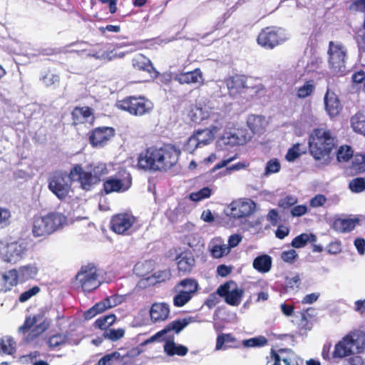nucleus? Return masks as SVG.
<instances>
[{"instance_id": "nucleus-14", "label": "nucleus", "mask_w": 365, "mask_h": 365, "mask_svg": "<svg viewBox=\"0 0 365 365\" xmlns=\"http://www.w3.org/2000/svg\"><path fill=\"white\" fill-rule=\"evenodd\" d=\"M230 217L234 219H245L256 210L255 202L250 198H240L230 204Z\"/></svg>"}, {"instance_id": "nucleus-7", "label": "nucleus", "mask_w": 365, "mask_h": 365, "mask_svg": "<svg viewBox=\"0 0 365 365\" xmlns=\"http://www.w3.org/2000/svg\"><path fill=\"white\" fill-rule=\"evenodd\" d=\"M132 186L130 173L125 168H120L114 175L107 178L103 184L102 191L106 195L113 192H124Z\"/></svg>"}, {"instance_id": "nucleus-20", "label": "nucleus", "mask_w": 365, "mask_h": 365, "mask_svg": "<svg viewBox=\"0 0 365 365\" xmlns=\"http://www.w3.org/2000/svg\"><path fill=\"white\" fill-rule=\"evenodd\" d=\"M252 138V133L245 128H232L230 130V145H244Z\"/></svg>"}, {"instance_id": "nucleus-21", "label": "nucleus", "mask_w": 365, "mask_h": 365, "mask_svg": "<svg viewBox=\"0 0 365 365\" xmlns=\"http://www.w3.org/2000/svg\"><path fill=\"white\" fill-rule=\"evenodd\" d=\"M325 109L331 117L336 116L341 110V103L337 96L330 89H327L324 98Z\"/></svg>"}, {"instance_id": "nucleus-43", "label": "nucleus", "mask_w": 365, "mask_h": 365, "mask_svg": "<svg viewBox=\"0 0 365 365\" xmlns=\"http://www.w3.org/2000/svg\"><path fill=\"white\" fill-rule=\"evenodd\" d=\"M194 135L199 139L202 138L206 140L205 142L203 141L202 143H199L201 147L210 144L214 139V133L212 130L208 128L198 130L194 133Z\"/></svg>"}, {"instance_id": "nucleus-59", "label": "nucleus", "mask_w": 365, "mask_h": 365, "mask_svg": "<svg viewBox=\"0 0 365 365\" xmlns=\"http://www.w3.org/2000/svg\"><path fill=\"white\" fill-rule=\"evenodd\" d=\"M327 200L325 195L322 194L316 195L310 200V206L312 207H322L326 203Z\"/></svg>"}, {"instance_id": "nucleus-44", "label": "nucleus", "mask_w": 365, "mask_h": 365, "mask_svg": "<svg viewBox=\"0 0 365 365\" xmlns=\"http://www.w3.org/2000/svg\"><path fill=\"white\" fill-rule=\"evenodd\" d=\"M203 141L205 142L206 140L202 138L199 139L193 134L188 138L183 147V150L188 153H192L197 148L201 147L199 143H202Z\"/></svg>"}, {"instance_id": "nucleus-32", "label": "nucleus", "mask_w": 365, "mask_h": 365, "mask_svg": "<svg viewBox=\"0 0 365 365\" xmlns=\"http://www.w3.org/2000/svg\"><path fill=\"white\" fill-rule=\"evenodd\" d=\"M227 316L228 314L225 307H219L217 309L214 317V325L217 331H222L226 327Z\"/></svg>"}, {"instance_id": "nucleus-16", "label": "nucleus", "mask_w": 365, "mask_h": 365, "mask_svg": "<svg viewBox=\"0 0 365 365\" xmlns=\"http://www.w3.org/2000/svg\"><path fill=\"white\" fill-rule=\"evenodd\" d=\"M72 125H78L86 123L93 124L95 120L93 110L88 106L75 107L71 112Z\"/></svg>"}, {"instance_id": "nucleus-34", "label": "nucleus", "mask_w": 365, "mask_h": 365, "mask_svg": "<svg viewBox=\"0 0 365 365\" xmlns=\"http://www.w3.org/2000/svg\"><path fill=\"white\" fill-rule=\"evenodd\" d=\"M227 248L225 245H222L220 238H214L209 244V250L211 255L215 258L222 257Z\"/></svg>"}, {"instance_id": "nucleus-30", "label": "nucleus", "mask_w": 365, "mask_h": 365, "mask_svg": "<svg viewBox=\"0 0 365 365\" xmlns=\"http://www.w3.org/2000/svg\"><path fill=\"white\" fill-rule=\"evenodd\" d=\"M317 241V236L312 233H302L295 237L291 245L294 248H302L307 245L308 242H315Z\"/></svg>"}, {"instance_id": "nucleus-5", "label": "nucleus", "mask_w": 365, "mask_h": 365, "mask_svg": "<svg viewBox=\"0 0 365 365\" xmlns=\"http://www.w3.org/2000/svg\"><path fill=\"white\" fill-rule=\"evenodd\" d=\"M328 65L333 75L342 76L347 72V48L340 41H331L327 51Z\"/></svg>"}, {"instance_id": "nucleus-1", "label": "nucleus", "mask_w": 365, "mask_h": 365, "mask_svg": "<svg viewBox=\"0 0 365 365\" xmlns=\"http://www.w3.org/2000/svg\"><path fill=\"white\" fill-rule=\"evenodd\" d=\"M180 155V150L171 144L153 145L139 154L137 166L144 170L167 171L176 165Z\"/></svg>"}, {"instance_id": "nucleus-36", "label": "nucleus", "mask_w": 365, "mask_h": 365, "mask_svg": "<svg viewBox=\"0 0 365 365\" xmlns=\"http://www.w3.org/2000/svg\"><path fill=\"white\" fill-rule=\"evenodd\" d=\"M316 85L312 79L307 81L302 86L297 90V96L299 98H305L310 96L315 91Z\"/></svg>"}, {"instance_id": "nucleus-45", "label": "nucleus", "mask_w": 365, "mask_h": 365, "mask_svg": "<svg viewBox=\"0 0 365 365\" xmlns=\"http://www.w3.org/2000/svg\"><path fill=\"white\" fill-rule=\"evenodd\" d=\"M281 164L278 159L272 158L267 161L263 175L267 177L272 174L279 172Z\"/></svg>"}, {"instance_id": "nucleus-51", "label": "nucleus", "mask_w": 365, "mask_h": 365, "mask_svg": "<svg viewBox=\"0 0 365 365\" xmlns=\"http://www.w3.org/2000/svg\"><path fill=\"white\" fill-rule=\"evenodd\" d=\"M210 195L211 189H210L208 187H205L197 192L190 193V199L192 201L197 202L209 197Z\"/></svg>"}, {"instance_id": "nucleus-57", "label": "nucleus", "mask_w": 365, "mask_h": 365, "mask_svg": "<svg viewBox=\"0 0 365 365\" xmlns=\"http://www.w3.org/2000/svg\"><path fill=\"white\" fill-rule=\"evenodd\" d=\"M298 258V254L294 250L283 251L281 254V259L286 263L293 264Z\"/></svg>"}, {"instance_id": "nucleus-28", "label": "nucleus", "mask_w": 365, "mask_h": 365, "mask_svg": "<svg viewBox=\"0 0 365 365\" xmlns=\"http://www.w3.org/2000/svg\"><path fill=\"white\" fill-rule=\"evenodd\" d=\"M359 220L357 219H336L333 222V228L339 232L344 233L353 230Z\"/></svg>"}, {"instance_id": "nucleus-39", "label": "nucleus", "mask_w": 365, "mask_h": 365, "mask_svg": "<svg viewBox=\"0 0 365 365\" xmlns=\"http://www.w3.org/2000/svg\"><path fill=\"white\" fill-rule=\"evenodd\" d=\"M116 317L115 314H108L103 316L96 320L94 326L102 330H108V327L113 324Z\"/></svg>"}, {"instance_id": "nucleus-12", "label": "nucleus", "mask_w": 365, "mask_h": 365, "mask_svg": "<svg viewBox=\"0 0 365 365\" xmlns=\"http://www.w3.org/2000/svg\"><path fill=\"white\" fill-rule=\"evenodd\" d=\"M136 222L137 217L130 212L117 213L111 217L110 229L119 235H128Z\"/></svg>"}, {"instance_id": "nucleus-64", "label": "nucleus", "mask_w": 365, "mask_h": 365, "mask_svg": "<svg viewBox=\"0 0 365 365\" xmlns=\"http://www.w3.org/2000/svg\"><path fill=\"white\" fill-rule=\"evenodd\" d=\"M354 245L360 255H363L365 253V240L364 238H356L354 240Z\"/></svg>"}, {"instance_id": "nucleus-22", "label": "nucleus", "mask_w": 365, "mask_h": 365, "mask_svg": "<svg viewBox=\"0 0 365 365\" xmlns=\"http://www.w3.org/2000/svg\"><path fill=\"white\" fill-rule=\"evenodd\" d=\"M175 80L180 84H194L203 81L202 72L197 68L192 71L182 72L177 74Z\"/></svg>"}, {"instance_id": "nucleus-25", "label": "nucleus", "mask_w": 365, "mask_h": 365, "mask_svg": "<svg viewBox=\"0 0 365 365\" xmlns=\"http://www.w3.org/2000/svg\"><path fill=\"white\" fill-rule=\"evenodd\" d=\"M247 124L250 129L252 135L253 133H261L264 131L267 121L264 116L259 115H250L247 118Z\"/></svg>"}, {"instance_id": "nucleus-49", "label": "nucleus", "mask_w": 365, "mask_h": 365, "mask_svg": "<svg viewBox=\"0 0 365 365\" xmlns=\"http://www.w3.org/2000/svg\"><path fill=\"white\" fill-rule=\"evenodd\" d=\"M180 286L185 288V292H190V290L192 291V295H193V294L197 291L198 288V284L197 281L190 278L181 280L177 285V287Z\"/></svg>"}, {"instance_id": "nucleus-2", "label": "nucleus", "mask_w": 365, "mask_h": 365, "mask_svg": "<svg viewBox=\"0 0 365 365\" xmlns=\"http://www.w3.org/2000/svg\"><path fill=\"white\" fill-rule=\"evenodd\" d=\"M311 155L316 160H324V164L329 163V154L336 145V140L329 130L317 128L311 133L309 139Z\"/></svg>"}, {"instance_id": "nucleus-60", "label": "nucleus", "mask_w": 365, "mask_h": 365, "mask_svg": "<svg viewBox=\"0 0 365 365\" xmlns=\"http://www.w3.org/2000/svg\"><path fill=\"white\" fill-rule=\"evenodd\" d=\"M11 217L10 212L0 207V229L6 227L9 224V218Z\"/></svg>"}, {"instance_id": "nucleus-52", "label": "nucleus", "mask_w": 365, "mask_h": 365, "mask_svg": "<svg viewBox=\"0 0 365 365\" xmlns=\"http://www.w3.org/2000/svg\"><path fill=\"white\" fill-rule=\"evenodd\" d=\"M244 290L242 289H234L230 291V305L237 306L240 304Z\"/></svg>"}, {"instance_id": "nucleus-41", "label": "nucleus", "mask_w": 365, "mask_h": 365, "mask_svg": "<svg viewBox=\"0 0 365 365\" xmlns=\"http://www.w3.org/2000/svg\"><path fill=\"white\" fill-rule=\"evenodd\" d=\"M15 351V342L11 338L0 339V353L12 354Z\"/></svg>"}, {"instance_id": "nucleus-37", "label": "nucleus", "mask_w": 365, "mask_h": 365, "mask_svg": "<svg viewBox=\"0 0 365 365\" xmlns=\"http://www.w3.org/2000/svg\"><path fill=\"white\" fill-rule=\"evenodd\" d=\"M123 356L118 351H113L106 354L98 361V365H113L119 364L122 361Z\"/></svg>"}, {"instance_id": "nucleus-17", "label": "nucleus", "mask_w": 365, "mask_h": 365, "mask_svg": "<svg viewBox=\"0 0 365 365\" xmlns=\"http://www.w3.org/2000/svg\"><path fill=\"white\" fill-rule=\"evenodd\" d=\"M178 271L180 274H185L191 272L195 264V259L192 252L185 250L180 252L175 257Z\"/></svg>"}, {"instance_id": "nucleus-58", "label": "nucleus", "mask_w": 365, "mask_h": 365, "mask_svg": "<svg viewBox=\"0 0 365 365\" xmlns=\"http://www.w3.org/2000/svg\"><path fill=\"white\" fill-rule=\"evenodd\" d=\"M42 80L46 86L49 87L58 83L60 82V77L58 74L48 73L42 78Z\"/></svg>"}, {"instance_id": "nucleus-63", "label": "nucleus", "mask_w": 365, "mask_h": 365, "mask_svg": "<svg viewBox=\"0 0 365 365\" xmlns=\"http://www.w3.org/2000/svg\"><path fill=\"white\" fill-rule=\"evenodd\" d=\"M285 284L287 287L294 289L299 287L300 284V278L298 274L292 277H287L285 279Z\"/></svg>"}, {"instance_id": "nucleus-35", "label": "nucleus", "mask_w": 365, "mask_h": 365, "mask_svg": "<svg viewBox=\"0 0 365 365\" xmlns=\"http://www.w3.org/2000/svg\"><path fill=\"white\" fill-rule=\"evenodd\" d=\"M37 273V267L31 264L21 267L18 271L19 277L21 282H26L35 278Z\"/></svg>"}, {"instance_id": "nucleus-29", "label": "nucleus", "mask_w": 365, "mask_h": 365, "mask_svg": "<svg viewBox=\"0 0 365 365\" xmlns=\"http://www.w3.org/2000/svg\"><path fill=\"white\" fill-rule=\"evenodd\" d=\"M164 351L170 356H184L187 354L188 349L184 345L176 344L173 340H168L164 344Z\"/></svg>"}, {"instance_id": "nucleus-13", "label": "nucleus", "mask_w": 365, "mask_h": 365, "mask_svg": "<svg viewBox=\"0 0 365 365\" xmlns=\"http://www.w3.org/2000/svg\"><path fill=\"white\" fill-rule=\"evenodd\" d=\"M71 187L68 176L63 173L56 172L49 178L48 189L59 200H64L68 196Z\"/></svg>"}, {"instance_id": "nucleus-6", "label": "nucleus", "mask_w": 365, "mask_h": 365, "mask_svg": "<svg viewBox=\"0 0 365 365\" xmlns=\"http://www.w3.org/2000/svg\"><path fill=\"white\" fill-rule=\"evenodd\" d=\"M117 107L131 115L143 116L153 109V103L144 96H129L116 103Z\"/></svg>"}, {"instance_id": "nucleus-9", "label": "nucleus", "mask_w": 365, "mask_h": 365, "mask_svg": "<svg viewBox=\"0 0 365 365\" xmlns=\"http://www.w3.org/2000/svg\"><path fill=\"white\" fill-rule=\"evenodd\" d=\"M76 279L84 292H91L101 284L97 274V268L93 264L82 266L76 274Z\"/></svg>"}, {"instance_id": "nucleus-62", "label": "nucleus", "mask_w": 365, "mask_h": 365, "mask_svg": "<svg viewBox=\"0 0 365 365\" xmlns=\"http://www.w3.org/2000/svg\"><path fill=\"white\" fill-rule=\"evenodd\" d=\"M307 211L308 207L307 205H299L293 207L290 210V213L293 217H301L305 215L307 212Z\"/></svg>"}, {"instance_id": "nucleus-55", "label": "nucleus", "mask_w": 365, "mask_h": 365, "mask_svg": "<svg viewBox=\"0 0 365 365\" xmlns=\"http://www.w3.org/2000/svg\"><path fill=\"white\" fill-rule=\"evenodd\" d=\"M6 278V284H10L11 289L14 286L16 285L19 279L18 271L15 269H11L6 273L4 274Z\"/></svg>"}, {"instance_id": "nucleus-18", "label": "nucleus", "mask_w": 365, "mask_h": 365, "mask_svg": "<svg viewBox=\"0 0 365 365\" xmlns=\"http://www.w3.org/2000/svg\"><path fill=\"white\" fill-rule=\"evenodd\" d=\"M249 88L247 77L242 74L230 76V97L237 98Z\"/></svg>"}, {"instance_id": "nucleus-33", "label": "nucleus", "mask_w": 365, "mask_h": 365, "mask_svg": "<svg viewBox=\"0 0 365 365\" xmlns=\"http://www.w3.org/2000/svg\"><path fill=\"white\" fill-rule=\"evenodd\" d=\"M351 125L356 133H365V113L358 112L351 118Z\"/></svg>"}, {"instance_id": "nucleus-40", "label": "nucleus", "mask_w": 365, "mask_h": 365, "mask_svg": "<svg viewBox=\"0 0 365 365\" xmlns=\"http://www.w3.org/2000/svg\"><path fill=\"white\" fill-rule=\"evenodd\" d=\"M192 292L180 291L173 298V304L175 307H181L187 304L192 297Z\"/></svg>"}, {"instance_id": "nucleus-46", "label": "nucleus", "mask_w": 365, "mask_h": 365, "mask_svg": "<svg viewBox=\"0 0 365 365\" xmlns=\"http://www.w3.org/2000/svg\"><path fill=\"white\" fill-rule=\"evenodd\" d=\"M351 174H357L365 170V161L362 157H355L349 168Z\"/></svg>"}, {"instance_id": "nucleus-53", "label": "nucleus", "mask_w": 365, "mask_h": 365, "mask_svg": "<svg viewBox=\"0 0 365 365\" xmlns=\"http://www.w3.org/2000/svg\"><path fill=\"white\" fill-rule=\"evenodd\" d=\"M66 337L62 334H56L51 336L48 339L49 347L53 349L65 343Z\"/></svg>"}, {"instance_id": "nucleus-24", "label": "nucleus", "mask_w": 365, "mask_h": 365, "mask_svg": "<svg viewBox=\"0 0 365 365\" xmlns=\"http://www.w3.org/2000/svg\"><path fill=\"white\" fill-rule=\"evenodd\" d=\"M132 66L137 71H146L150 74L155 71L151 61L141 53H138L132 58Z\"/></svg>"}, {"instance_id": "nucleus-3", "label": "nucleus", "mask_w": 365, "mask_h": 365, "mask_svg": "<svg viewBox=\"0 0 365 365\" xmlns=\"http://www.w3.org/2000/svg\"><path fill=\"white\" fill-rule=\"evenodd\" d=\"M66 221V217L58 212L35 216L32 227L33 235L36 237H47L61 228Z\"/></svg>"}, {"instance_id": "nucleus-8", "label": "nucleus", "mask_w": 365, "mask_h": 365, "mask_svg": "<svg viewBox=\"0 0 365 365\" xmlns=\"http://www.w3.org/2000/svg\"><path fill=\"white\" fill-rule=\"evenodd\" d=\"M289 38L287 31L281 27L268 26L263 29L258 35L257 41L262 47L273 49Z\"/></svg>"}, {"instance_id": "nucleus-48", "label": "nucleus", "mask_w": 365, "mask_h": 365, "mask_svg": "<svg viewBox=\"0 0 365 365\" xmlns=\"http://www.w3.org/2000/svg\"><path fill=\"white\" fill-rule=\"evenodd\" d=\"M353 155V150L350 146H341L337 151L336 157L339 162H347Z\"/></svg>"}, {"instance_id": "nucleus-26", "label": "nucleus", "mask_w": 365, "mask_h": 365, "mask_svg": "<svg viewBox=\"0 0 365 365\" xmlns=\"http://www.w3.org/2000/svg\"><path fill=\"white\" fill-rule=\"evenodd\" d=\"M220 298H223L225 302L228 304V281L220 285L215 292L209 296L206 304L208 307L215 306L220 302Z\"/></svg>"}, {"instance_id": "nucleus-50", "label": "nucleus", "mask_w": 365, "mask_h": 365, "mask_svg": "<svg viewBox=\"0 0 365 365\" xmlns=\"http://www.w3.org/2000/svg\"><path fill=\"white\" fill-rule=\"evenodd\" d=\"M125 330L122 328L118 329H108L103 333V336L113 341H115L123 337Z\"/></svg>"}, {"instance_id": "nucleus-47", "label": "nucleus", "mask_w": 365, "mask_h": 365, "mask_svg": "<svg viewBox=\"0 0 365 365\" xmlns=\"http://www.w3.org/2000/svg\"><path fill=\"white\" fill-rule=\"evenodd\" d=\"M349 189L355 193L365 190V178H356L351 180L349 184Z\"/></svg>"}, {"instance_id": "nucleus-23", "label": "nucleus", "mask_w": 365, "mask_h": 365, "mask_svg": "<svg viewBox=\"0 0 365 365\" xmlns=\"http://www.w3.org/2000/svg\"><path fill=\"white\" fill-rule=\"evenodd\" d=\"M170 314V307L166 303H154L150 309V319L153 322L166 320Z\"/></svg>"}, {"instance_id": "nucleus-56", "label": "nucleus", "mask_w": 365, "mask_h": 365, "mask_svg": "<svg viewBox=\"0 0 365 365\" xmlns=\"http://www.w3.org/2000/svg\"><path fill=\"white\" fill-rule=\"evenodd\" d=\"M40 292V288L38 286H34L29 290H26L21 294L19 296V300L20 302H25L31 299L32 297L35 296Z\"/></svg>"}, {"instance_id": "nucleus-4", "label": "nucleus", "mask_w": 365, "mask_h": 365, "mask_svg": "<svg viewBox=\"0 0 365 365\" xmlns=\"http://www.w3.org/2000/svg\"><path fill=\"white\" fill-rule=\"evenodd\" d=\"M364 349L365 335L360 331H351L335 344L331 358L343 359L359 354Z\"/></svg>"}, {"instance_id": "nucleus-27", "label": "nucleus", "mask_w": 365, "mask_h": 365, "mask_svg": "<svg viewBox=\"0 0 365 365\" xmlns=\"http://www.w3.org/2000/svg\"><path fill=\"white\" fill-rule=\"evenodd\" d=\"M272 257L268 255L257 257L252 263L253 268L260 273L268 272L272 267Z\"/></svg>"}, {"instance_id": "nucleus-11", "label": "nucleus", "mask_w": 365, "mask_h": 365, "mask_svg": "<svg viewBox=\"0 0 365 365\" xmlns=\"http://www.w3.org/2000/svg\"><path fill=\"white\" fill-rule=\"evenodd\" d=\"M115 135V130L110 126H98L89 130L87 134L89 144L93 148H103Z\"/></svg>"}, {"instance_id": "nucleus-10", "label": "nucleus", "mask_w": 365, "mask_h": 365, "mask_svg": "<svg viewBox=\"0 0 365 365\" xmlns=\"http://www.w3.org/2000/svg\"><path fill=\"white\" fill-rule=\"evenodd\" d=\"M45 312L41 311L34 316L26 317L22 326L19 327V331L26 333L34 327L29 336L31 339L36 338L43 333L50 326V321L44 319Z\"/></svg>"}, {"instance_id": "nucleus-54", "label": "nucleus", "mask_w": 365, "mask_h": 365, "mask_svg": "<svg viewBox=\"0 0 365 365\" xmlns=\"http://www.w3.org/2000/svg\"><path fill=\"white\" fill-rule=\"evenodd\" d=\"M298 202V199L296 196L294 195H287L286 197L282 198L279 202L278 205L279 207L283 208V209H287Z\"/></svg>"}, {"instance_id": "nucleus-15", "label": "nucleus", "mask_w": 365, "mask_h": 365, "mask_svg": "<svg viewBox=\"0 0 365 365\" xmlns=\"http://www.w3.org/2000/svg\"><path fill=\"white\" fill-rule=\"evenodd\" d=\"M69 178L73 181H78L81 187L86 191L91 190L94 185H98V182L89 170H85L83 168L79 165H75L71 170Z\"/></svg>"}, {"instance_id": "nucleus-61", "label": "nucleus", "mask_w": 365, "mask_h": 365, "mask_svg": "<svg viewBox=\"0 0 365 365\" xmlns=\"http://www.w3.org/2000/svg\"><path fill=\"white\" fill-rule=\"evenodd\" d=\"M299 145H295L288 150L285 158L287 161L292 162L297 159L299 155Z\"/></svg>"}, {"instance_id": "nucleus-38", "label": "nucleus", "mask_w": 365, "mask_h": 365, "mask_svg": "<svg viewBox=\"0 0 365 365\" xmlns=\"http://www.w3.org/2000/svg\"><path fill=\"white\" fill-rule=\"evenodd\" d=\"M98 183L101 181V178L108 173V169L106 163H100L95 165H90L88 169Z\"/></svg>"}, {"instance_id": "nucleus-31", "label": "nucleus", "mask_w": 365, "mask_h": 365, "mask_svg": "<svg viewBox=\"0 0 365 365\" xmlns=\"http://www.w3.org/2000/svg\"><path fill=\"white\" fill-rule=\"evenodd\" d=\"M190 322V318L178 319L168 324L163 330L165 331V334L171 331H173L175 334H179Z\"/></svg>"}, {"instance_id": "nucleus-19", "label": "nucleus", "mask_w": 365, "mask_h": 365, "mask_svg": "<svg viewBox=\"0 0 365 365\" xmlns=\"http://www.w3.org/2000/svg\"><path fill=\"white\" fill-rule=\"evenodd\" d=\"M116 298L117 297L115 296H111L106 297L103 300L96 303L94 306H93L85 312V318L86 319H91L96 317L97 314L106 311L107 309L116 306Z\"/></svg>"}, {"instance_id": "nucleus-42", "label": "nucleus", "mask_w": 365, "mask_h": 365, "mask_svg": "<svg viewBox=\"0 0 365 365\" xmlns=\"http://www.w3.org/2000/svg\"><path fill=\"white\" fill-rule=\"evenodd\" d=\"M267 341V339L264 336H258L243 340L242 344L245 347H261L265 346Z\"/></svg>"}]
</instances>
